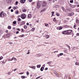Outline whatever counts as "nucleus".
Listing matches in <instances>:
<instances>
[{"mask_svg": "<svg viewBox=\"0 0 79 79\" xmlns=\"http://www.w3.org/2000/svg\"><path fill=\"white\" fill-rule=\"evenodd\" d=\"M6 14L5 13L3 14L2 12L0 13V17L1 18H4L5 17H6Z\"/></svg>", "mask_w": 79, "mask_h": 79, "instance_id": "f257e3e1", "label": "nucleus"}, {"mask_svg": "<svg viewBox=\"0 0 79 79\" xmlns=\"http://www.w3.org/2000/svg\"><path fill=\"white\" fill-rule=\"evenodd\" d=\"M42 5V2H39L37 3V8L39 9L40 7Z\"/></svg>", "mask_w": 79, "mask_h": 79, "instance_id": "f03ea898", "label": "nucleus"}, {"mask_svg": "<svg viewBox=\"0 0 79 79\" xmlns=\"http://www.w3.org/2000/svg\"><path fill=\"white\" fill-rule=\"evenodd\" d=\"M21 17L23 19H25L26 18V15L25 14H23L21 15Z\"/></svg>", "mask_w": 79, "mask_h": 79, "instance_id": "7ed1b4c3", "label": "nucleus"}, {"mask_svg": "<svg viewBox=\"0 0 79 79\" xmlns=\"http://www.w3.org/2000/svg\"><path fill=\"white\" fill-rule=\"evenodd\" d=\"M42 5L43 6H46V5H47V3L46 2H42Z\"/></svg>", "mask_w": 79, "mask_h": 79, "instance_id": "20e7f679", "label": "nucleus"}, {"mask_svg": "<svg viewBox=\"0 0 79 79\" xmlns=\"http://www.w3.org/2000/svg\"><path fill=\"white\" fill-rule=\"evenodd\" d=\"M74 14L73 12H72L71 13L68 14V15L69 16H73V15H74Z\"/></svg>", "mask_w": 79, "mask_h": 79, "instance_id": "39448f33", "label": "nucleus"}, {"mask_svg": "<svg viewBox=\"0 0 79 79\" xmlns=\"http://www.w3.org/2000/svg\"><path fill=\"white\" fill-rule=\"evenodd\" d=\"M72 31L71 30H68L67 31V32L68 33V34H70L71 33Z\"/></svg>", "mask_w": 79, "mask_h": 79, "instance_id": "423d86ee", "label": "nucleus"}, {"mask_svg": "<svg viewBox=\"0 0 79 79\" xmlns=\"http://www.w3.org/2000/svg\"><path fill=\"white\" fill-rule=\"evenodd\" d=\"M18 8V7L16 6H15L13 7V9L14 10H17V9Z\"/></svg>", "mask_w": 79, "mask_h": 79, "instance_id": "0eeeda50", "label": "nucleus"}, {"mask_svg": "<svg viewBox=\"0 0 79 79\" xmlns=\"http://www.w3.org/2000/svg\"><path fill=\"white\" fill-rule=\"evenodd\" d=\"M62 34H67V32L66 31H64L62 32Z\"/></svg>", "mask_w": 79, "mask_h": 79, "instance_id": "6e6552de", "label": "nucleus"}, {"mask_svg": "<svg viewBox=\"0 0 79 79\" xmlns=\"http://www.w3.org/2000/svg\"><path fill=\"white\" fill-rule=\"evenodd\" d=\"M25 24V22L24 21H22L21 22V23L20 24V26H22L23 24Z\"/></svg>", "mask_w": 79, "mask_h": 79, "instance_id": "1a4fd4ad", "label": "nucleus"}, {"mask_svg": "<svg viewBox=\"0 0 79 79\" xmlns=\"http://www.w3.org/2000/svg\"><path fill=\"white\" fill-rule=\"evenodd\" d=\"M32 16V15H31V14H30L28 15V18H31Z\"/></svg>", "mask_w": 79, "mask_h": 79, "instance_id": "9d476101", "label": "nucleus"}, {"mask_svg": "<svg viewBox=\"0 0 79 79\" xmlns=\"http://www.w3.org/2000/svg\"><path fill=\"white\" fill-rule=\"evenodd\" d=\"M20 2L22 3H24L25 2V0H21Z\"/></svg>", "mask_w": 79, "mask_h": 79, "instance_id": "9b49d317", "label": "nucleus"}, {"mask_svg": "<svg viewBox=\"0 0 79 79\" xmlns=\"http://www.w3.org/2000/svg\"><path fill=\"white\" fill-rule=\"evenodd\" d=\"M51 63H52V61H49V62H48L47 64H48L49 66H50L51 67H52V66L50 65L51 64Z\"/></svg>", "mask_w": 79, "mask_h": 79, "instance_id": "f8f14e48", "label": "nucleus"}, {"mask_svg": "<svg viewBox=\"0 0 79 79\" xmlns=\"http://www.w3.org/2000/svg\"><path fill=\"white\" fill-rule=\"evenodd\" d=\"M46 9H47V8H45L43 9V10H42L41 11V12H43L44 11L46 10Z\"/></svg>", "mask_w": 79, "mask_h": 79, "instance_id": "ddd939ff", "label": "nucleus"}, {"mask_svg": "<svg viewBox=\"0 0 79 79\" xmlns=\"http://www.w3.org/2000/svg\"><path fill=\"white\" fill-rule=\"evenodd\" d=\"M44 68L43 67H42L40 69V71H44Z\"/></svg>", "mask_w": 79, "mask_h": 79, "instance_id": "4468645a", "label": "nucleus"}, {"mask_svg": "<svg viewBox=\"0 0 79 79\" xmlns=\"http://www.w3.org/2000/svg\"><path fill=\"white\" fill-rule=\"evenodd\" d=\"M55 8H58L60 7V6L56 5V6H55Z\"/></svg>", "mask_w": 79, "mask_h": 79, "instance_id": "2eb2a0df", "label": "nucleus"}, {"mask_svg": "<svg viewBox=\"0 0 79 79\" xmlns=\"http://www.w3.org/2000/svg\"><path fill=\"white\" fill-rule=\"evenodd\" d=\"M29 68H32L33 69H35V67H34V66H33L32 67H29Z\"/></svg>", "mask_w": 79, "mask_h": 79, "instance_id": "dca6fc26", "label": "nucleus"}, {"mask_svg": "<svg viewBox=\"0 0 79 79\" xmlns=\"http://www.w3.org/2000/svg\"><path fill=\"white\" fill-rule=\"evenodd\" d=\"M3 38H4V39H6V38L7 37V36H6V35H4L3 36Z\"/></svg>", "mask_w": 79, "mask_h": 79, "instance_id": "f3484780", "label": "nucleus"}, {"mask_svg": "<svg viewBox=\"0 0 79 79\" xmlns=\"http://www.w3.org/2000/svg\"><path fill=\"white\" fill-rule=\"evenodd\" d=\"M49 37H50V36L48 35H46L45 36V37L46 39H48Z\"/></svg>", "mask_w": 79, "mask_h": 79, "instance_id": "a211bd4d", "label": "nucleus"}, {"mask_svg": "<svg viewBox=\"0 0 79 79\" xmlns=\"http://www.w3.org/2000/svg\"><path fill=\"white\" fill-rule=\"evenodd\" d=\"M40 66H41V65H37V67L38 68H40Z\"/></svg>", "mask_w": 79, "mask_h": 79, "instance_id": "6ab92c4d", "label": "nucleus"}, {"mask_svg": "<svg viewBox=\"0 0 79 79\" xmlns=\"http://www.w3.org/2000/svg\"><path fill=\"white\" fill-rule=\"evenodd\" d=\"M55 74L57 77H58V74L56 73V72H55Z\"/></svg>", "mask_w": 79, "mask_h": 79, "instance_id": "aec40b11", "label": "nucleus"}, {"mask_svg": "<svg viewBox=\"0 0 79 79\" xmlns=\"http://www.w3.org/2000/svg\"><path fill=\"white\" fill-rule=\"evenodd\" d=\"M22 79H25V78H26V77L24 76H22Z\"/></svg>", "mask_w": 79, "mask_h": 79, "instance_id": "412c9836", "label": "nucleus"}, {"mask_svg": "<svg viewBox=\"0 0 79 79\" xmlns=\"http://www.w3.org/2000/svg\"><path fill=\"white\" fill-rule=\"evenodd\" d=\"M9 44H10L11 45H13V43L11 42H9Z\"/></svg>", "mask_w": 79, "mask_h": 79, "instance_id": "4be33fe9", "label": "nucleus"}, {"mask_svg": "<svg viewBox=\"0 0 79 79\" xmlns=\"http://www.w3.org/2000/svg\"><path fill=\"white\" fill-rule=\"evenodd\" d=\"M67 46L69 48V50H71V48H70V46H69V45H67Z\"/></svg>", "mask_w": 79, "mask_h": 79, "instance_id": "5701e85b", "label": "nucleus"}, {"mask_svg": "<svg viewBox=\"0 0 79 79\" xmlns=\"http://www.w3.org/2000/svg\"><path fill=\"white\" fill-rule=\"evenodd\" d=\"M61 9L63 10V11H65V9H64V7H61Z\"/></svg>", "mask_w": 79, "mask_h": 79, "instance_id": "b1692460", "label": "nucleus"}, {"mask_svg": "<svg viewBox=\"0 0 79 79\" xmlns=\"http://www.w3.org/2000/svg\"><path fill=\"white\" fill-rule=\"evenodd\" d=\"M56 15L57 16H60V14L59 13H57Z\"/></svg>", "mask_w": 79, "mask_h": 79, "instance_id": "393cba45", "label": "nucleus"}, {"mask_svg": "<svg viewBox=\"0 0 79 79\" xmlns=\"http://www.w3.org/2000/svg\"><path fill=\"white\" fill-rule=\"evenodd\" d=\"M24 29H27V26H24Z\"/></svg>", "mask_w": 79, "mask_h": 79, "instance_id": "a878e982", "label": "nucleus"}, {"mask_svg": "<svg viewBox=\"0 0 79 79\" xmlns=\"http://www.w3.org/2000/svg\"><path fill=\"white\" fill-rule=\"evenodd\" d=\"M23 12H26V9H23Z\"/></svg>", "mask_w": 79, "mask_h": 79, "instance_id": "bb28decb", "label": "nucleus"}, {"mask_svg": "<svg viewBox=\"0 0 79 79\" xmlns=\"http://www.w3.org/2000/svg\"><path fill=\"white\" fill-rule=\"evenodd\" d=\"M45 26H46V27H47V26H48V23H45Z\"/></svg>", "mask_w": 79, "mask_h": 79, "instance_id": "cd10ccee", "label": "nucleus"}, {"mask_svg": "<svg viewBox=\"0 0 79 79\" xmlns=\"http://www.w3.org/2000/svg\"><path fill=\"white\" fill-rule=\"evenodd\" d=\"M63 29V27H59V30H61V29Z\"/></svg>", "mask_w": 79, "mask_h": 79, "instance_id": "c85d7f7f", "label": "nucleus"}, {"mask_svg": "<svg viewBox=\"0 0 79 79\" xmlns=\"http://www.w3.org/2000/svg\"><path fill=\"white\" fill-rule=\"evenodd\" d=\"M11 0H8V3H11Z\"/></svg>", "mask_w": 79, "mask_h": 79, "instance_id": "c756f323", "label": "nucleus"}, {"mask_svg": "<svg viewBox=\"0 0 79 79\" xmlns=\"http://www.w3.org/2000/svg\"><path fill=\"white\" fill-rule=\"evenodd\" d=\"M8 29H11V26H8Z\"/></svg>", "mask_w": 79, "mask_h": 79, "instance_id": "7c9ffc66", "label": "nucleus"}, {"mask_svg": "<svg viewBox=\"0 0 79 79\" xmlns=\"http://www.w3.org/2000/svg\"><path fill=\"white\" fill-rule=\"evenodd\" d=\"M18 2L16 1L15 2V5H18Z\"/></svg>", "mask_w": 79, "mask_h": 79, "instance_id": "2f4dec72", "label": "nucleus"}, {"mask_svg": "<svg viewBox=\"0 0 79 79\" xmlns=\"http://www.w3.org/2000/svg\"><path fill=\"white\" fill-rule=\"evenodd\" d=\"M37 56H38V57H39L40 56V55L39 54H37Z\"/></svg>", "mask_w": 79, "mask_h": 79, "instance_id": "473e14b6", "label": "nucleus"}, {"mask_svg": "<svg viewBox=\"0 0 79 79\" xmlns=\"http://www.w3.org/2000/svg\"><path fill=\"white\" fill-rule=\"evenodd\" d=\"M76 23H79V20H78V19L76 20Z\"/></svg>", "mask_w": 79, "mask_h": 79, "instance_id": "72a5a7b5", "label": "nucleus"}, {"mask_svg": "<svg viewBox=\"0 0 79 79\" xmlns=\"http://www.w3.org/2000/svg\"><path fill=\"white\" fill-rule=\"evenodd\" d=\"M13 60H14L15 61H17V59L16 58H14Z\"/></svg>", "mask_w": 79, "mask_h": 79, "instance_id": "f704fd0d", "label": "nucleus"}, {"mask_svg": "<svg viewBox=\"0 0 79 79\" xmlns=\"http://www.w3.org/2000/svg\"><path fill=\"white\" fill-rule=\"evenodd\" d=\"M34 30H35V28H33L32 29V31L33 32H34Z\"/></svg>", "mask_w": 79, "mask_h": 79, "instance_id": "c9c22d12", "label": "nucleus"}, {"mask_svg": "<svg viewBox=\"0 0 79 79\" xmlns=\"http://www.w3.org/2000/svg\"><path fill=\"white\" fill-rule=\"evenodd\" d=\"M21 19L19 18L18 19V21H21Z\"/></svg>", "mask_w": 79, "mask_h": 79, "instance_id": "e433bc0d", "label": "nucleus"}, {"mask_svg": "<svg viewBox=\"0 0 79 79\" xmlns=\"http://www.w3.org/2000/svg\"><path fill=\"white\" fill-rule=\"evenodd\" d=\"M13 23L14 24H16V22L15 21H14L13 22Z\"/></svg>", "mask_w": 79, "mask_h": 79, "instance_id": "4c0bfd02", "label": "nucleus"}, {"mask_svg": "<svg viewBox=\"0 0 79 79\" xmlns=\"http://www.w3.org/2000/svg\"><path fill=\"white\" fill-rule=\"evenodd\" d=\"M6 35V36H7V37H9V34H7Z\"/></svg>", "mask_w": 79, "mask_h": 79, "instance_id": "58836bf2", "label": "nucleus"}, {"mask_svg": "<svg viewBox=\"0 0 79 79\" xmlns=\"http://www.w3.org/2000/svg\"><path fill=\"white\" fill-rule=\"evenodd\" d=\"M70 3H73V0H70Z\"/></svg>", "mask_w": 79, "mask_h": 79, "instance_id": "ea45409f", "label": "nucleus"}, {"mask_svg": "<svg viewBox=\"0 0 79 79\" xmlns=\"http://www.w3.org/2000/svg\"><path fill=\"white\" fill-rule=\"evenodd\" d=\"M59 54L60 55V56H62V55H63V53H60Z\"/></svg>", "mask_w": 79, "mask_h": 79, "instance_id": "a19ab883", "label": "nucleus"}, {"mask_svg": "<svg viewBox=\"0 0 79 79\" xmlns=\"http://www.w3.org/2000/svg\"><path fill=\"white\" fill-rule=\"evenodd\" d=\"M24 74V72H23L20 73H19V74Z\"/></svg>", "mask_w": 79, "mask_h": 79, "instance_id": "79ce46f5", "label": "nucleus"}, {"mask_svg": "<svg viewBox=\"0 0 79 79\" xmlns=\"http://www.w3.org/2000/svg\"><path fill=\"white\" fill-rule=\"evenodd\" d=\"M26 74H27V75H29V72H27Z\"/></svg>", "mask_w": 79, "mask_h": 79, "instance_id": "37998d69", "label": "nucleus"}, {"mask_svg": "<svg viewBox=\"0 0 79 79\" xmlns=\"http://www.w3.org/2000/svg\"><path fill=\"white\" fill-rule=\"evenodd\" d=\"M18 13H19V11H16V14H18Z\"/></svg>", "mask_w": 79, "mask_h": 79, "instance_id": "c03bdc74", "label": "nucleus"}, {"mask_svg": "<svg viewBox=\"0 0 79 79\" xmlns=\"http://www.w3.org/2000/svg\"><path fill=\"white\" fill-rule=\"evenodd\" d=\"M11 8V6H10L9 8H8V10H10V9Z\"/></svg>", "mask_w": 79, "mask_h": 79, "instance_id": "a18cd8bd", "label": "nucleus"}, {"mask_svg": "<svg viewBox=\"0 0 79 79\" xmlns=\"http://www.w3.org/2000/svg\"><path fill=\"white\" fill-rule=\"evenodd\" d=\"M76 35H77V36H79V33H77L76 34Z\"/></svg>", "mask_w": 79, "mask_h": 79, "instance_id": "49530a36", "label": "nucleus"}, {"mask_svg": "<svg viewBox=\"0 0 79 79\" xmlns=\"http://www.w3.org/2000/svg\"><path fill=\"white\" fill-rule=\"evenodd\" d=\"M56 19L55 18H54V21L55 22L56 21Z\"/></svg>", "mask_w": 79, "mask_h": 79, "instance_id": "de8ad7c7", "label": "nucleus"}, {"mask_svg": "<svg viewBox=\"0 0 79 79\" xmlns=\"http://www.w3.org/2000/svg\"><path fill=\"white\" fill-rule=\"evenodd\" d=\"M24 36V35H20L21 37H23Z\"/></svg>", "mask_w": 79, "mask_h": 79, "instance_id": "09e8293b", "label": "nucleus"}, {"mask_svg": "<svg viewBox=\"0 0 79 79\" xmlns=\"http://www.w3.org/2000/svg\"><path fill=\"white\" fill-rule=\"evenodd\" d=\"M45 64H44L43 65V66H42V67H43V68H44V67H45Z\"/></svg>", "mask_w": 79, "mask_h": 79, "instance_id": "8fccbe9b", "label": "nucleus"}, {"mask_svg": "<svg viewBox=\"0 0 79 79\" xmlns=\"http://www.w3.org/2000/svg\"><path fill=\"white\" fill-rule=\"evenodd\" d=\"M56 52H58V51H54V53H56Z\"/></svg>", "mask_w": 79, "mask_h": 79, "instance_id": "3c124183", "label": "nucleus"}, {"mask_svg": "<svg viewBox=\"0 0 79 79\" xmlns=\"http://www.w3.org/2000/svg\"><path fill=\"white\" fill-rule=\"evenodd\" d=\"M65 53H67V52H68V51L66 49H65Z\"/></svg>", "mask_w": 79, "mask_h": 79, "instance_id": "603ef678", "label": "nucleus"}, {"mask_svg": "<svg viewBox=\"0 0 79 79\" xmlns=\"http://www.w3.org/2000/svg\"><path fill=\"white\" fill-rule=\"evenodd\" d=\"M48 69V68H46L45 69V70L46 71Z\"/></svg>", "mask_w": 79, "mask_h": 79, "instance_id": "864d4df0", "label": "nucleus"}, {"mask_svg": "<svg viewBox=\"0 0 79 79\" xmlns=\"http://www.w3.org/2000/svg\"><path fill=\"white\" fill-rule=\"evenodd\" d=\"M40 77H41V76H39V77H37L36 79H39V78H40Z\"/></svg>", "mask_w": 79, "mask_h": 79, "instance_id": "5fc2aeb1", "label": "nucleus"}, {"mask_svg": "<svg viewBox=\"0 0 79 79\" xmlns=\"http://www.w3.org/2000/svg\"><path fill=\"white\" fill-rule=\"evenodd\" d=\"M29 2H32V0H29Z\"/></svg>", "mask_w": 79, "mask_h": 79, "instance_id": "6e6d98bb", "label": "nucleus"}, {"mask_svg": "<svg viewBox=\"0 0 79 79\" xmlns=\"http://www.w3.org/2000/svg\"><path fill=\"white\" fill-rule=\"evenodd\" d=\"M11 61V59H9L8 60V61Z\"/></svg>", "mask_w": 79, "mask_h": 79, "instance_id": "4d7b16f0", "label": "nucleus"}, {"mask_svg": "<svg viewBox=\"0 0 79 79\" xmlns=\"http://www.w3.org/2000/svg\"><path fill=\"white\" fill-rule=\"evenodd\" d=\"M11 12H13V10L11 9Z\"/></svg>", "mask_w": 79, "mask_h": 79, "instance_id": "13d9d810", "label": "nucleus"}, {"mask_svg": "<svg viewBox=\"0 0 79 79\" xmlns=\"http://www.w3.org/2000/svg\"><path fill=\"white\" fill-rule=\"evenodd\" d=\"M19 31H17L16 32V34H19Z\"/></svg>", "mask_w": 79, "mask_h": 79, "instance_id": "bf43d9fd", "label": "nucleus"}, {"mask_svg": "<svg viewBox=\"0 0 79 79\" xmlns=\"http://www.w3.org/2000/svg\"><path fill=\"white\" fill-rule=\"evenodd\" d=\"M75 65H78V63H75Z\"/></svg>", "mask_w": 79, "mask_h": 79, "instance_id": "052dcab7", "label": "nucleus"}, {"mask_svg": "<svg viewBox=\"0 0 79 79\" xmlns=\"http://www.w3.org/2000/svg\"><path fill=\"white\" fill-rule=\"evenodd\" d=\"M17 30H18L19 31H20V29H19V28H17Z\"/></svg>", "mask_w": 79, "mask_h": 79, "instance_id": "680f3d73", "label": "nucleus"}, {"mask_svg": "<svg viewBox=\"0 0 79 79\" xmlns=\"http://www.w3.org/2000/svg\"><path fill=\"white\" fill-rule=\"evenodd\" d=\"M10 60H11V61H13V57L11 59H10Z\"/></svg>", "mask_w": 79, "mask_h": 79, "instance_id": "e2e57ef3", "label": "nucleus"}, {"mask_svg": "<svg viewBox=\"0 0 79 79\" xmlns=\"http://www.w3.org/2000/svg\"><path fill=\"white\" fill-rule=\"evenodd\" d=\"M57 56L58 57H59V56H60V54H58Z\"/></svg>", "mask_w": 79, "mask_h": 79, "instance_id": "0e129e2a", "label": "nucleus"}, {"mask_svg": "<svg viewBox=\"0 0 79 79\" xmlns=\"http://www.w3.org/2000/svg\"><path fill=\"white\" fill-rule=\"evenodd\" d=\"M52 14H54V11H52Z\"/></svg>", "mask_w": 79, "mask_h": 79, "instance_id": "69168bd1", "label": "nucleus"}, {"mask_svg": "<svg viewBox=\"0 0 79 79\" xmlns=\"http://www.w3.org/2000/svg\"><path fill=\"white\" fill-rule=\"evenodd\" d=\"M8 30H6V33H8Z\"/></svg>", "mask_w": 79, "mask_h": 79, "instance_id": "338daca9", "label": "nucleus"}, {"mask_svg": "<svg viewBox=\"0 0 79 79\" xmlns=\"http://www.w3.org/2000/svg\"><path fill=\"white\" fill-rule=\"evenodd\" d=\"M77 12H79V9L77 10Z\"/></svg>", "mask_w": 79, "mask_h": 79, "instance_id": "774afa93", "label": "nucleus"}]
</instances>
